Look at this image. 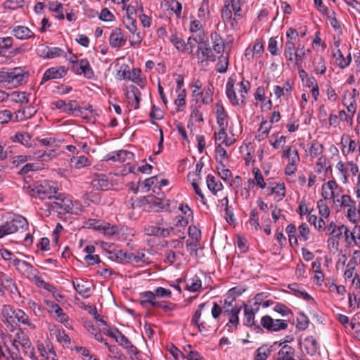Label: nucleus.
I'll return each instance as SVG.
<instances>
[{
    "instance_id": "1",
    "label": "nucleus",
    "mask_w": 360,
    "mask_h": 360,
    "mask_svg": "<svg viewBox=\"0 0 360 360\" xmlns=\"http://www.w3.org/2000/svg\"><path fill=\"white\" fill-rule=\"evenodd\" d=\"M22 189L25 193L41 200L54 198L55 200L50 202V207L59 214H78L80 210V205L77 202H73L63 193L56 195L58 188L48 181H37L30 185L25 184Z\"/></svg>"
},
{
    "instance_id": "2",
    "label": "nucleus",
    "mask_w": 360,
    "mask_h": 360,
    "mask_svg": "<svg viewBox=\"0 0 360 360\" xmlns=\"http://www.w3.org/2000/svg\"><path fill=\"white\" fill-rule=\"evenodd\" d=\"M224 43L212 44V47H208L206 39L205 44L197 49L196 57L201 63L207 60L214 62L220 55L224 54Z\"/></svg>"
},
{
    "instance_id": "3",
    "label": "nucleus",
    "mask_w": 360,
    "mask_h": 360,
    "mask_svg": "<svg viewBox=\"0 0 360 360\" xmlns=\"http://www.w3.org/2000/svg\"><path fill=\"white\" fill-rule=\"evenodd\" d=\"M28 222L25 217L15 215L11 221L0 226V238L15 232H23L28 229Z\"/></svg>"
},
{
    "instance_id": "4",
    "label": "nucleus",
    "mask_w": 360,
    "mask_h": 360,
    "mask_svg": "<svg viewBox=\"0 0 360 360\" xmlns=\"http://www.w3.org/2000/svg\"><path fill=\"white\" fill-rule=\"evenodd\" d=\"M28 72L22 68H15L9 71H0V82L6 83L11 87H17L28 77Z\"/></svg>"
},
{
    "instance_id": "5",
    "label": "nucleus",
    "mask_w": 360,
    "mask_h": 360,
    "mask_svg": "<svg viewBox=\"0 0 360 360\" xmlns=\"http://www.w3.org/2000/svg\"><path fill=\"white\" fill-rule=\"evenodd\" d=\"M151 204L157 211L163 210H167L170 206L169 200H166L162 198H157L155 195H150L148 196H143L140 199L139 205Z\"/></svg>"
},
{
    "instance_id": "6",
    "label": "nucleus",
    "mask_w": 360,
    "mask_h": 360,
    "mask_svg": "<svg viewBox=\"0 0 360 360\" xmlns=\"http://www.w3.org/2000/svg\"><path fill=\"white\" fill-rule=\"evenodd\" d=\"M15 309L11 305L4 304L2 306L1 321L11 332L15 329Z\"/></svg>"
},
{
    "instance_id": "7",
    "label": "nucleus",
    "mask_w": 360,
    "mask_h": 360,
    "mask_svg": "<svg viewBox=\"0 0 360 360\" xmlns=\"http://www.w3.org/2000/svg\"><path fill=\"white\" fill-rule=\"evenodd\" d=\"M72 70L76 75H83L88 79L94 77V70L86 58L81 59L75 65H72Z\"/></svg>"
},
{
    "instance_id": "8",
    "label": "nucleus",
    "mask_w": 360,
    "mask_h": 360,
    "mask_svg": "<svg viewBox=\"0 0 360 360\" xmlns=\"http://www.w3.org/2000/svg\"><path fill=\"white\" fill-rule=\"evenodd\" d=\"M67 72L68 70L63 66L50 68L44 73L41 84L52 79L62 78L67 74Z\"/></svg>"
},
{
    "instance_id": "9",
    "label": "nucleus",
    "mask_w": 360,
    "mask_h": 360,
    "mask_svg": "<svg viewBox=\"0 0 360 360\" xmlns=\"http://www.w3.org/2000/svg\"><path fill=\"white\" fill-rule=\"evenodd\" d=\"M16 330V333L15 334L13 338L15 342H17L18 345H20L24 349H30V357L32 359L34 356V349L31 346L32 343L28 336L20 328H17Z\"/></svg>"
},
{
    "instance_id": "10",
    "label": "nucleus",
    "mask_w": 360,
    "mask_h": 360,
    "mask_svg": "<svg viewBox=\"0 0 360 360\" xmlns=\"http://www.w3.org/2000/svg\"><path fill=\"white\" fill-rule=\"evenodd\" d=\"M126 41L127 38L120 28L116 27L112 31L109 37V44L112 48L120 49L124 46Z\"/></svg>"
},
{
    "instance_id": "11",
    "label": "nucleus",
    "mask_w": 360,
    "mask_h": 360,
    "mask_svg": "<svg viewBox=\"0 0 360 360\" xmlns=\"http://www.w3.org/2000/svg\"><path fill=\"white\" fill-rule=\"evenodd\" d=\"M91 184L92 188L96 190H108L111 186L108 176L103 174L94 175Z\"/></svg>"
},
{
    "instance_id": "12",
    "label": "nucleus",
    "mask_w": 360,
    "mask_h": 360,
    "mask_svg": "<svg viewBox=\"0 0 360 360\" xmlns=\"http://www.w3.org/2000/svg\"><path fill=\"white\" fill-rule=\"evenodd\" d=\"M203 22L204 21H201L199 19H194L191 21L189 25V31L193 34H195V36L198 37V40L201 43L205 42V39H207L206 34L203 29Z\"/></svg>"
},
{
    "instance_id": "13",
    "label": "nucleus",
    "mask_w": 360,
    "mask_h": 360,
    "mask_svg": "<svg viewBox=\"0 0 360 360\" xmlns=\"http://www.w3.org/2000/svg\"><path fill=\"white\" fill-rule=\"evenodd\" d=\"M141 95V91L136 86L134 85L129 86L126 96L129 103L131 106L134 107V109H138L139 108Z\"/></svg>"
},
{
    "instance_id": "14",
    "label": "nucleus",
    "mask_w": 360,
    "mask_h": 360,
    "mask_svg": "<svg viewBox=\"0 0 360 360\" xmlns=\"http://www.w3.org/2000/svg\"><path fill=\"white\" fill-rule=\"evenodd\" d=\"M0 356L6 360H24L20 354L19 349H12L11 347L4 345H0Z\"/></svg>"
},
{
    "instance_id": "15",
    "label": "nucleus",
    "mask_w": 360,
    "mask_h": 360,
    "mask_svg": "<svg viewBox=\"0 0 360 360\" xmlns=\"http://www.w3.org/2000/svg\"><path fill=\"white\" fill-rule=\"evenodd\" d=\"M72 285L77 292L84 298H87L90 296L91 286L86 281H79L77 278L72 281Z\"/></svg>"
},
{
    "instance_id": "16",
    "label": "nucleus",
    "mask_w": 360,
    "mask_h": 360,
    "mask_svg": "<svg viewBox=\"0 0 360 360\" xmlns=\"http://www.w3.org/2000/svg\"><path fill=\"white\" fill-rule=\"evenodd\" d=\"M11 140L13 142L20 143L27 148H30L33 146L32 136L27 132H17L13 136L11 137Z\"/></svg>"
},
{
    "instance_id": "17",
    "label": "nucleus",
    "mask_w": 360,
    "mask_h": 360,
    "mask_svg": "<svg viewBox=\"0 0 360 360\" xmlns=\"http://www.w3.org/2000/svg\"><path fill=\"white\" fill-rule=\"evenodd\" d=\"M13 34L19 39L25 40L34 37V33L25 26L18 25L13 27Z\"/></svg>"
},
{
    "instance_id": "18",
    "label": "nucleus",
    "mask_w": 360,
    "mask_h": 360,
    "mask_svg": "<svg viewBox=\"0 0 360 360\" xmlns=\"http://www.w3.org/2000/svg\"><path fill=\"white\" fill-rule=\"evenodd\" d=\"M18 323L23 324L30 329L34 330L36 328L34 323H33L29 318V316L22 309H15V320Z\"/></svg>"
},
{
    "instance_id": "19",
    "label": "nucleus",
    "mask_w": 360,
    "mask_h": 360,
    "mask_svg": "<svg viewBox=\"0 0 360 360\" xmlns=\"http://www.w3.org/2000/svg\"><path fill=\"white\" fill-rule=\"evenodd\" d=\"M226 96L231 102V103L234 105L237 106L239 105V99L237 98L235 89H234V80L231 78H229L228 82L226 83Z\"/></svg>"
},
{
    "instance_id": "20",
    "label": "nucleus",
    "mask_w": 360,
    "mask_h": 360,
    "mask_svg": "<svg viewBox=\"0 0 360 360\" xmlns=\"http://www.w3.org/2000/svg\"><path fill=\"white\" fill-rule=\"evenodd\" d=\"M134 156L131 152L120 150L117 152H112L108 155V160L112 161L124 162L127 159H131Z\"/></svg>"
},
{
    "instance_id": "21",
    "label": "nucleus",
    "mask_w": 360,
    "mask_h": 360,
    "mask_svg": "<svg viewBox=\"0 0 360 360\" xmlns=\"http://www.w3.org/2000/svg\"><path fill=\"white\" fill-rule=\"evenodd\" d=\"M245 319L244 323L245 326L249 327H254V330L256 333H260L262 331V328L259 324H256L255 321V314L249 311L248 308H244Z\"/></svg>"
},
{
    "instance_id": "22",
    "label": "nucleus",
    "mask_w": 360,
    "mask_h": 360,
    "mask_svg": "<svg viewBox=\"0 0 360 360\" xmlns=\"http://www.w3.org/2000/svg\"><path fill=\"white\" fill-rule=\"evenodd\" d=\"M216 117L217 122L219 127H227L228 122H227V115L226 113L225 109L222 104L217 103H216Z\"/></svg>"
},
{
    "instance_id": "23",
    "label": "nucleus",
    "mask_w": 360,
    "mask_h": 360,
    "mask_svg": "<svg viewBox=\"0 0 360 360\" xmlns=\"http://www.w3.org/2000/svg\"><path fill=\"white\" fill-rule=\"evenodd\" d=\"M142 300L140 301V304L143 307H146L147 304H149L151 307H155L156 305L159 304V301H156L155 293L151 291H146L140 294Z\"/></svg>"
},
{
    "instance_id": "24",
    "label": "nucleus",
    "mask_w": 360,
    "mask_h": 360,
    "mask_svg": "<svg viewBox=\"0 0 360 360\" xmlns=\"http://www.w3.org/2000/svg\"><path fill=\"white\" fill-rule=\"evenodd\" d=\"M206 182L208 189L214 195H216L218 191H221L224 188L221 182L219 180H217L216 178L212 174H208L207 176Z\"/></svg>"
},
{
    "instance_id": "25",
    "label": "nucleus",
    "mask_w": 360,
    "mask_h": 360,
    "mask_svg": "<svg viewBox=\"0 0 360 360\" xmlns=\"http://www.w3.org/2000/svg\"><path fill=\"white\" fill-rule=\"evenodd\" d=\"M198 18L205 22L210 16V0H202L198 10Z\"/></svg>"
},
{
    "instance_id": "26",
    "label": "nucleus",
    "mask_w": 360,
    "mask_h": 360,
    "mask_svg": "<svg viewBox=\"0 0 360 360\" xmlns=\"http://www.w3.org/2000/svg\"><path fill=\"white\" fill-rule=\"evenodd\" d=\"M206 39H205V41ZM198 44V47H202L204 44H205V41L201 43L198 40V37L197 36H191L188 38L187 42L186 43V51L191 56H196L197 51L194 53V49H195L196 44Z\"/></svg>"
},
{
    "instance_id": "27",
    "label": "nucleus",
    "mask_w": 360,
    "mask_h": 360,
    "mask_svg": "<svg viewBox=\"0 0 360 360\" xmlns=\"http://www.w3.org/2000/svg\"><path fill=\"white\" fill-rule=\"evenodd\" d=\"M129 252H124L122 250H115L113 251H109L108 257L114 261L120 262V263H127V260L130 259L131 256L128 255Z\"/></svg>"
},
{
    "instance_id": "28",
    "label": "nucleus",
    "mask_w": 360,
    "mask_h": 360,
    "mask_svg": "<svg viewBox=\"0 0 360 360\" xmlns=\"http://www.w3.org/2000/svg\"><path fill=\"white\" fill-rule=\"evenodd\" d=\"M70 163L75 169H78L89 166L91 164L89 159L84 155L72 157L70 159Z\"/></svg>"
},
{
    "instance_id": "29",
    "label": "nucleus",
    "mask_w": 360,
    "mask_h": 360,
    "mask_svg": "<svg viewBox=\"0 0 360 360\" xmlns=\"http://www.w3.org/2000/svg\"><path fill=\"white\" fill-rule=\"evenodd\" d=\"M64 53V51L58 47H45L40 56L44 58H54L62 56Z\"/></svg>"
},
{
    "instance_id": "30",
    "label": "nucleus",
    "mask_w": 360,
    "mask_h": 360,
    "mask_svg": "<svg viewBox=\"0 0 360 360\" xmlns=\"http://www.w3.org/2000/svg\"><path fill=\"white\" fill-rule=\"evenodd\" d=\"M271 128V126L267 122V121H262L255 139L258 141L264 140L268 136Z\"/></svg>"
},
{
    "instance_id": "31",
    "label": "nucleus",
    "mask_w": 360,
    "mask_h": 360,
    "mask_svg": "<svg viewBox=\"0 0 360 360\" xmlns=\"http://www.w3.org/2000/svg\"><path fill=\"white\" fill-rule=\"evenodd\" d=\"M296 42L286 41L285 44L283 55L289 62L294 61L295 51H296Z\"/></svg>"
},
{
    "instance_id": "32",
    "label": "nucleus",
    "mask_w": 360,
    "mask_h": 360,
    "mask_svg": "<svg viewBox=\"0 0 360 360\" xmlns=\"http://www.w3.org/2000/svg\"><path fill=\"white\" fill-rule=\"evenodd\" d=\"M47 6L50 11L55 12L58 14L57 18L60 20L64 19L63 6L58 1H50L48 2Z\"/></svg>"
},
{
    "instance_id": "33",
    "label": "nucleus",
    "mask_w": 360,
    "mask_h": 360,
    "mask_svg": "<svg viewBox=\"0 0 360 360\" xmlns=\"http://www.w3.org/2000/svg\"><path fill=\"white\" fill-rule=\"evenodd\" d=\"M307 353L309 355H314L318 350V342L313 336L307 337L304 339Z\"/></svg>"
},
{
    "instance_id": "34",
    "label": "nucleus",
    "mask_w": 360,
    "mask_h": 360,
    "mask_svg": "<svg viewBox=\"0 0 360 360\" xmlns=\"http://www.w3.org/2000/svg\"><path fill=\"white\" fill-rule=\"evenodd\" d=\"M144 231L146 234L148 236H165L166 233H168V231L167 229L151 225L146 226L144 227Z\"/></svg>"
},
{
    "instance_id": "35",
    "label": "nucleus",
    "mask_w": 360,
    "mask_h": 360,
    "mask_svg": "<svg viewBox=\"0 0 360 360\" xmlns=\"http://www.w3.org/2000/svg\"><path fill=\"white\" fill-rule=\"evenodd\" d=\"M271 352V347L262 345L256 350L254 360H267Z\"/></svg>"
},
{
    "instance_id": "36",
    "label": "nucleus",
    "mask_w": 360,
    "mask_h": 360,
    "mask_svg": "<svg viewBox=\"0 0 360 360\" xmlns=\"http://www.w3.org/2000/svg\"><path fill=\"white\" fill-rule=\"evenodd\" d=\"M323 150V147L322 144L317 141H314L310 143L309 150H306V152L307 153V155H309L311 158H315L321 154Z\"/></svg>"
},
{
    "instance_id": "37",
    "label": "nucleus",
    "mask_w": 360,
    "mask_h": 360,
    "mask_svg": "<svg viewBox=\"0 0 360 360\" xmlns=\"http://www.w3.org/2000/svg\"><path fill=\"white\" fill-rule=\"evenodd\" d=\"M15 283L13 281L8 275L1 273L0 274V293L4 295L5 290H6L11 285Z\"/></svg>"
},
{
    "instance_id": "38",
    "label": "nucleus",
    "mask_w": 360,
    "mask_h": 360,
    "mask_svg": "<svg viewBox=\"0 0 360 360\" xmlns=\"http://www.w3.org/2000/svg\"><path fill=\"white\" fill-rule=\"evenodd\" d=\"M267 190L269 191V195L276 194L278 200H282L285 196V188L283 183L276 184L275 186L269 187Z\"/></svg>"
},
{
    "instance_id": "39",
    "label": "nucleus",
    "mask_w": 360,
    "mask_h": 360,
    "mask_svg": "<svg viewBox=\"0 0 360 360\" xmlns=\"http://www.w3.org/2000/svg\"><path fill=\"white\" fill-rule=\"evenodd\" d=\"M213 89L214 87L211 84H209L207 86H205L203 91H202V98L201 103L203 105H207L212 102Z\"/></svg>"
},
{
    "instance_id": "40",
    "label": "nucleus",
    "mask_w": 360,
    "mask_h": 360,
    "mask_svg": "<svg viewBox=\"0 0 360 360\" xmlns=\"http://www.w3.org/2000/svg\"><path fill=\"white\" fill-rule=\"evenodd\" d=\"M314 70L317 74L323 75L326 71V66L323 58L321 56H317L314 58Z\"/></svg>"
},
{
    "instance_id": "41",
    "label": "nucleus",
    "mask_w": 360,
    "mask_h": 360,
    "mask_svg": "<svg viewBox=\"0 0 360 360\" xmlns=\"http://www.w3.org/2000/svg\"><path fill=\"white\" fill-rule=\"evenodd\" d=\"M217 58L219 60L217 63V71L220 73L226 72L229 66V58L227 54L220 55L219 57H217Z\"/></svg>"
},
{
    "instance_id": "42",
    "label": "nucleus",
    "mask_w": 360,
    "mask_h": 360,
    "mask_svg": "<svg viewBox=\"0 0 360 360\" xmlns=\"http://www.w3.org/2000/svg\"><path fill=\"white\" fill-rule=\"evenodd\" d=\"M309 323V318L303 312L299 313L297 317L296 328L298 330L303 331L308 328Z\"/></svg>"
},
{
    "instance_id": "43",
    "label": "nucleus",
    "mask_w": 360,
    "mask_h": 360,
    "mask_svg": "<svg viewBox=\"0 0 360 360\" xmlns=\"http://www.w3.org/2000/svg\"><path fill=\"white\" fill-rule=\"evenodd\" d=\"M241 310V307H235L233 313L230 315L229 322L226 323V326L229 328H233L235 330L237 329L239 323L238 314Z\"/></svg>"
},
{
    "instance_id": "44",
    "label": "nucleus",
    "mask_w": 360,
    "mask_h": 360,
    "mask_svg": "<svg viewBox=\"0 0 360 360\" xmlns=\"http://www.w3.org/2000/svg\"><path fill=\"white\" fill-rule=\"evenodd\" d=\"M202 287V281L199 276L192 277L186 285V288L191 292H197Z\"/></svg>"
},
{
    "instance_id": "45",
    "label": "nucleus",
    "mask_w": 360,
    "mask_h": 360,
    "mask_svg": "<svg viewBox=\"0 0 360 360\" xmlns=\"http://www.w3.org/2000/svg\"><path fill=\"white\" fill-rule=\"evenodd\" d=\"M335 232L334 233H332L330 235L331 237L339 240L341 236L344 233L345 238V241L347 243H348L349 244L350 243V242L349 241V236H348V233L349 232V230L347 229V227L346 226L341 225V226L337 227L335 229Z\"/></svg>"
},
{
    "instance_id": "46",
    "label": "nucleus",
    "mask_w": 360,
    "mask_h": 360,
    "mask_svg": "<svg viewBox=\"0 0 360 360\" xmlns=\"http://www.w3.org/2000/svg\"><path fill=\"white\" fill-rule=\"evenodd\" d=\"M53 348V345L49 341H46L45 343L38 342L37 343V350L39 352L40 355L42 357L46 358L49 353H50L51 350Z\"/></svg>"
},
{
    "instance_id": "47",
    "label": "nucleus",
    "mask_w": 360,
    "mask_h": 360,
    "mask_svg": "<svg viewBox=\"0 0 360 360\" xmlns=\"http://www.w3.org/2000/svg\"><path fill=\"white\" fill-rule=\"evenodd\" d=\"M240 152L244 156V160L247 165H248L251 161L254 162L253 155L255 148L252 146H246V148H240Z\"/></svg>"
},
{
    "instance_id": "48",
    "label": "nucleus",
    "mask_w": 360,
    "mask_h": 360,
    "mask_svg": "<svg viewBox=\"0 0 360 360\" xmlns=\"http://www.w3.org/2000/svg\"><path fill=\"white\" fill-rule=\"evenodd\" d=\"M83 109L77 105L76 101H70L65 103V112L73 114L75 111H77L80 114H83Z\"/></svg>"
},
{
    "instance_id": "49",
    "label": "nucleus",
    "mask_w": 360,
    "mask_h": 360,
    "mask_svg": "<svg viewBox=\"0 0 360 360\" xmlns=\"http://www.w3.org/2000/svg\"><path fill=\"white\" fill-rule=\"evenodd\" d=\"M53 310L57 316V320L62 323H65L68 321V316L63 312V309L57 304H54L52 307Z\"/></svg>"
},
{
    "instance_id": "50",
    "label": "nucleus",
    "mask_w": 360,
    "mask_h": 360,
    "mask_svg": "<svg viewBox=\"0 0 360 360\" xmlns=\"http://www.w3.org/2000/svg\"><path fill=\"white\" fill-rule=\"evenodd\" d=\"M299 234L297 238L300 240L307 241L309 238L310 230L306 223H302L298 227Z\"/></svg>"
},
{
    "instance_id": "51",
    "label": "nucleus",
    "mask_w": 360,
    "mask_h": 360,
    "mask_svg": "<svg viewBox=\"0 0 360 360\" xmlns=\"http://www.w3.org/2000/svg\"><path fill=\"white\" fill-rule=\"evenodd\" d=\"M238 85L240 86L239 92L241 97V103L244 105L245 104V95L248 94L250 89V84L248 81L243 79L240 82L238 83Z\"/></svg>"
},
{
    "instance_id": "52",
    "label": "nucleus",
    "mask_w": 360,
    "mask_h": 360,
    "mask_svg": "<svg viewBox=\"0 0 360 360\" xmlns=\"http://www.w3.org/2000/svg\"><path fill=\"white\" fill-rule=\"evenodd\" d=\"M115 332L117 334L115 338V341L124 349H127L129 345L131 344V341L118 329H115Z\"/></svg>"
},
{
    "instance_id": "53",
    "label": "nucleus",
    "mask_w": 360,
    "mask_h": 360,
    "mask_svg": "<svg viewBox=\"0 0 360 360\" xmlns=\"http://www.w3.org/2000/svg\"><path fill=\"white\" fill-rule=\"evenodd\" d=\"M249 223L252 226H254L255 231L261 229L259 220V214L256 209L251 210Z\"/></svg>"
},
{
    "instance_id": "54",
    "label": "nucleus",
    "mask_w": 360,
    "mask_h": 360,
    "mask_svg": "<svg viewBox=\"0 0 360 360\" xmlns=\"http://www.w3.org/2000/svg\"><path fill=\"white\" fill-rule=\"evenodd\" d=\"M24 3V0H6L4 3V7L6 9L15 10L18 8H22Z\"/></svg>"
},
{
    "instance_id": "55",
    "label": "nucleus",
    "mask_w": 360,
    "mask_h": 360,
    "mask_svg": "<svg viewBox=\"0 0 360 360\" xmlns=\"http://www.w3.org/2000/svg\"><path fill=\"white\" fill-rule=\"evenodd\" d=\"M170 41L175 46L176 49L181 52L186 51V42L181 38L177 37L176 35L170 37Z\"/></svg>"
},
{
    "instance_id": "56",
    "label": "nucleus",
    "mask_w": 360,
    "mask_h": 360,
    "mask_svg": "<svg viewBox=\"0 0 360 360\" xmlns=\"http://www.w3.org/2000/svg\"><path fill=\"white\" fill-rule=\"evenodd\" d=\"M260 323L262 327L264 328L268 331L272 332V330L275 329V328H273L274 319L269 315H265L262 316Z\"/></svg>"
},
{
    "instance_id": "57",
    "label": "nucleus",
    "mask_w": 360,
    "mask_h": 360,
    "mask_svg": "<svg viewBox=\"0 0 360 360\" xmlns=\"http://www.w3.org/2000/svg\"><path fill=\"white\" fill-rule=\"evenodd\" d=\"M233 9L231 8V4L224 5L221 10V18L225 23H228L232 18Z\"/></svg>"
},
{
    "instance_id": "58",
    "label": "nucleus",
    "mask_w": 360,
    "mask_h": 360,
    "mask_svg": "<svg viewBox=\"0 0 360 360\" xmlns=\"http://www.w3.org/2000/svg\"><path fill=\"white\" fill-rule=\"evenodd\" d=\"M198 242L195 240H186V249L192 257H198Z\"/></svg>"
},
{
    "instance_id": "59",
    "label": "nucleus",
    "mask_w": 360,
    "mask_h": 360,
    "mask_svg": "<svg viewBox=\"0 0 360 360\" xmlns=\"http://www.w3.org/2000/svg\"><path fill=\"white\" fill-rule=\"evenodd\" d=\"M117 227L116 226H112L109 223L103 221L101 233L106 236H113L117 232Z\"/></svg>"
},
{
    "instance_id": "60",
    "label": "nucleus",
    "mask_w": 360,
    "mask_h": 360,
    "mask_svg": "<svg viewBox=\"0 0 360 360\" xmlns=\"http://www.w3.org/2000/svg\"><path fill=\"white\" fill-rule=\"evenodd\" d=\"M274 310L280 314L282 316H287L290 314H292V310L282 303H276Z\"/></svg>"
},
{
    "instance_id": "61",
    "label": "nucleus",
    "mask_w": 360,
    "mask_h": 360,
    "mask_svg": "<svg viewBox=\"0 0 360 360\" xmlns=\"http://www.w3.org/2000/svg\"><path fill=\"white\" fill-rule=\"evenodd\" d=\"M267 49L270 53L274 56L279 54L278 42L276 37H271L269 39Z\"/></svg>"
},
{
    "instance_id": "62",
    "label": "nucleus",
    "mask_w": 360,
    "mask_h": 360,
    "mask_svg": "<svg viewBox=\"0 0 360 360\" xmlns=\"http://www.w3.org/2000/svg\"><path fill=\"white\" fill-rule=\"evenodd\" d=\"M317 207L319 209V212L320 215L322 217L328 218L330 215V210L328 206L324 203L323 200H319L317 202Z\"/></svg>"
},
{
    "instance_id": "63",
    "label": "nucleus",
    "mask_w": 360,
    "mask_h": 360,
    "mask_svg": "<svg viewBox=\"0 0 360 360\" xmlns=\"http://www.w3.org/2000/svg\"><path fill=\"white\" fill-rule=\"evenodd\" d=\"M189 350L185 349L186 353V359L188 360H205L203 356L197 351L191 350V346H188Z\"/></svg>"
},
{
    "instance_id": "64",
    "label": "nucleus",
    "mask_w": 360,
    "mask_h": 360,
    "mask_svg": "<svg viewBox=\"0 0 360 360\" xmlns=\"http://www.w3.org/2000/svg\"><path fill=\"white\" fill-rule=\"evenodd\" d=\"M351 240L354 241L355 245L360 248V226L356 225L350 233Z\"/></svg>"
}]
</instances>
